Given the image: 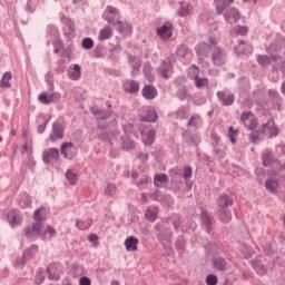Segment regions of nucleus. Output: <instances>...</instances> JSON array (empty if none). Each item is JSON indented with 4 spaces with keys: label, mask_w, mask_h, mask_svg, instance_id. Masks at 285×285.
Masks as SVG:
<instances>
[{
    "label": "nucleus",
    "mask_w": 285,
    "mask_h": 285,
    "mask_svg": "<svg viewBox=\"0 0 285 285\" xmlns=\"http://www.w3.org/2000/svg\"><path fill=\"white\" fill-rule=\"evenodd\" d=\"M45 214H46V207H40L35 210L33 213L35 222L24 228V236L28 239H32L35 235H38V237H41V230H43V222H46V217L43 216Z\"/></svg>",
    "instance_id": "1"
},
{
    "label": "nucleus",
    "mask_w": 285,
    "mask_h": 285,
    "mask_svg": "<svg viewBox=\"0 0 285 285\" xmlns=\"http://www.w3.org/2000/svg\"><path fill=\"white\" fill-rule=\"evenodd\" d=\"M228 61V55L220 47H214L212 49V62L214 66H224Z\"/></svg>",
    "instance_id": "2"
},
{
    "label": "nucleus",
    "mask_w": 285,
    "mask_h": 285,
    "mask_svg": "<svg viewBox=\"0 0 285 285\" xmlns=\"http://www.w3.org/2000/svg\"><path fill=\"white\" fill-rule=\"evenodd\" d=\"M60 154L65 159H75L77 157V147L72 142H63L60 147Z\"/></svg>",
    "instance_id": "3"
},
{
    "label": "nucleus",
    "mask_w": 285,
    "mask_h": 285,
    "mask_svg": "<svg viewBox=\"0 0 285 285\" xmlns=\"http://www.w3.org/2000/svg\"><path fill=\"white\" fill-rule=\"evenodd\" d=\"M190 69L194 70L193 80L195 81L196 88H208V78L199 77V67L191 65Z\"/></svg>",
    "instance_id": "4"
},
{
    "label": "nucleus",
    "mask_w": 285,
    "mask_h": 285,
    "mask_svg": "<svg viewBox=\"0 0 285 285\" xmlns=\"http://www.w3.org/2000/svg\"><path fill=\"white\" fill-rule=\"evenodd\" d=\"M49 139L52 144H55V141H59V139H63V125L60 122H53Z\"/></svg>",
    "instance_id": "5"
},
{
    "label": "nucleus",
    "mask_w": 285,
    "mask_h": 285,
    "mask_svg": "<svg viewBox=\"0 0 285 285\" xmlns=\"http://www.w3.org/2000/svg\"><path fill=\"white\" fill-rule=\"evenodd\" d=\"M157 35L164 41H168L173 37V24L170 22H165L160 28L157 29Z\"/></svg>",
    "instance_id": "6"
},
{
    "label": "nucleus",
    "mask_w": 285,
    "mask_h": 285,
    "mask_svg": "<svg viewBox=\"0 0 285 285\" xmlns=\"http://www.w3.org/2000/svg\"><path fill=\"white\" fill-rule=\"evenodd\" d=\"M200 222L203 226H205L207 233H210V230H213L212 226L215 224V218H213V216L208 214V210L202 209Z\"/></svg>",
    "instance_id": "7"
},
{
    "label": "nucleus",
    "mask_w": 285,
    "mask_h": 285,
    "mask_svg": "<svg viewBox=\"0 0 285 285\" xmlns=\"http://www.w3.org/2000/svg\"><path fill=\"white\" fill-rule=\"evenodd\" d=\"M91 110L98 121V128L100 130H106V125H102L101 121H106V119H110V114H107L106 111L97 108H94Z\"/></svg>",
    "instance_id": "8"
},
{
    "label": "nucleus",
    "mask_w": 285,
    "mask_h": 285,
    "mask_svg": "<svg viewBox=\"0 0 285 285\" xmlns=\"http://www.w3.org/2000/svg\"><path fill=\"white\" fill-rule=\"evenodd\" d=\"M59 159V149L50 148L43 151L42 154V161L45 164H50V161H57Z\"/></svg>",
    "instance_id": "9"
},
{
    "label": "nucleus",
    "mask_w": 285,
    "mask_h": 285,
    "mask_svg": "<svg viewBox=\"0 0 285 285\" xmlns=\"http://www.w3.org/2000/svg\"><path fill=\"white\" fill-rule=\"evenodd\" d=\"M212 263L215 271H219L220 273H226V271H228V263L226 262V258L222 256L214 257Z\"/></svg>",
    "instance_id": "10"
},
{
    "label": "nucleus",
    "mask_w": 285,
    "mask_h": 285,
    "mask_svg": "<svg viewBox=\"0 0 285 285\" xmlns=\"http://www.w3.org/2000/svg\"><path fill=\"white\" fill-rule=\"evenodd\" d=\"M60 97L61 96L59 94L47 95L46 92H43L39 95L38 99L40 104L48 106L49 104H55L58 99H60Z\"/></svg>",
    "instance_id": "11"
},
{
    "label": "nucleus",
    "mask_w": 285,
    "mask_h": 285,
    "mask_svg": "<svg viewBox=\"0 0 285 285\" xmlns=\"http://www.w3.org/2000/svg\"><path fill=\"white\" fill-rule=\"evenodd\" d=\"M217 97L223 106H233L235 104V95L226 94L225 91H218Z\"/></svg>",
    "instance_id": "12"
},
{
    "label": "nucleus",
    "mask_w": 285,
    "mask_h": 285,
    "mask_svg": "<svg viewBox=\"0 0 285 285\" xmlns=\"http://www.w3.org/2000/svg\"><path fill=\"white\" fill-rule=\"evenodd\" d=\"M47 274L49 275V279H53L55 282H59L61 274L59 272V264L53 263L47 267Z\"/></svg>",
    "instance_id": "13"
},
{
    "label": "nucleus",
    "mask_w": 285,
    "mask_h": 285,
    "mask_svg": "<svg viewBox=\"0 0 285 285\" xmlns=\"http://www.w3.org/2000/svg\"><path fill=\"white\" fill-rule=\"evenodd\" d=\"M173 70V63H170V58H167L158 68V72L163 79H168V72Z\"/></svg>",
    "instance_id": "14"
},
{
    "label": "nucleus",
    "mask_w": 285,
    "mask_h": 285,
    "mask_svg": "<svg viewBox=\"0 0 285 285\" xmlns=\"http://www.w3.org/2000/svg\"><path fill=\"white\" fill-rule=\"evenodd\" d=\"M218 219L223 224H230V220L233 219V215L230 214L229 209L218 208Z\"/></svg>",
    "instance_id": "15"
},
{
    "label": "nucleus",
    "mask_w": 285,
    "mask_h": 285,
    "mask_svg": "<svg viewBox=\"0 0 285 285\" xmlns=\"http://www.w3.org/2000/svg\"><path fill=\"white\" fill-rule=\"evenodd\" d=\"M226 21H228V23L233 24L236 23L237 21H239V11H237V9L233 8L229 9V11L225 12L224 14Z\"/></svg>",
    "instance_id": "16"
},
{
    "label": "nucleus",
    "mask_w": 285,
    "mask_h": 285,
    "mask_svg": "<svg viewBox=\"0 0 285 285\" xmlns=\"http://www.w3.org/2000/svg\"><path fill=\"white\" fill-rule=\"evenodd\" d=\"M233 203H234L233 197L228 195H220L217 200L218 207L224 209H228V206H233Z\"/></svg>",
    "instance_id": "17"
},
{
    "label": "nucleus",
    "mask_w": 285,
    "mask_h": 285,
    "mask_svg": "<svg viewBox=\"0 0 285 285\" xmlns=\"http://www.w3.org/2000/svg\"><path fill=\"white\" fill-rule=\"evenodd\" d=\"M230 3H235V0H216L215 4L217 14H222L224 10H227Z\"/></svg>",
    "instance_id": "18"
},
{
    "label": "nucleus",
    "mask_w": 285,
    "mask_h": 285,
    "mask_svg": "<svg viewBox=\"0 0 285 285\" xmlns=\"http://www.w3.org/2000/svg\"><path fill=\"white\" fill-rule=\"evenodd\" d=\"M138 244H139V239H137V237L135 236H130L125 240V246L127 250H129L130 253H134L135 250H137Z\"/></svg>",
    "instance_id": "19"
},
{
    "label": "nucleus",
    "mask_w": 285,
    "mask_h": 285,
    "mask_svg": "<svg viewBox=\"0 0 285 285\" xmlns=\"http://www.w3.org/2000/svg\"><path fill=\"white\" fill-rule=\"evenodd\" d=\"M142 97L145 99H155L157 97V89L153 87V85H147L142 89Z\"/></svg>",
    "instance_id": "20"
},
{
    "label": "nucleus",
    "mask_w": 285,
    "mask_h": 285,
    "mask_svg": "<svg viewBox=\"0 0 285 285\" xmlns=\"http://www.w3.org/2000/svg\"><path fill=\"white\" fill-rule=\"evenodd\" d=\"M121 148L122 150H134L135 141L130 139V136L125 135L121 137Z\"/></svg>",
    "instance_id": "21"
},
{
    "label": "nucleus",
    "mask_w": 285,
    "mask_h": 285,
    "mask_svg": "<svg viewBox=\"0 0 285 285\" xmlns=\"http://www.w3.org/2000/svg\"><path fill=\"white\" fill-rule=\"evenodd\" d=\"M125 90L126 92H130V95H135L136 92H139V83L137 80H128L125 83Z\"/></svg>",
    "instance_id": "22"
},
{
    "label": "nucleus",
    "mask_w": 285,
    "mask_h": 285,
    "mask_svg": "<svg viewBox=\"0 0 285 285\" xmlns=\"http://www.w3.org/2000/svg\"><path fill=\"white\" fill-rule=\"evenodd\" d=\"M69 79H72V81L81 79V67L79 65H73V68L69 69Z\"/></svg>",
    "instance_id": "23"
},
{
    "label": "nucleus",
    "mask_w": 285,
    "mask_h": 285,
    "mask_svg": "<svg viewBox=\"0 0 285 285\" xmlns=\"http://www.w3.org/2000/svg\"><path fill=\"white\" fill-rule=\"evenodd\" d=\"M213 49V47L208 46L207 43L200 42L196 47V52L198 57H207L208 56V50Z\"/></svg>",
    "instance_id": "24"
},
{
    "label": "nucleus",
    "mask_w": 285,
    "mask_h": 285,
    "mask_svg": "<svg viewBox=\"0 0 285 285\" xmlns=\"http://www.w3.org/2000/svg\"><path fill=\"white\" fill-rule=\"evenodd\" d=\"M279 59L278 56H258L257 61L259 66H269L271 61H277Z\"/></svg>",
    "instance_id": "25"
},
{
    "label": "nucleus",
    "mask_w": 285,
    "mask_h": 285,
    "mask_svg": "<svg viewBox=\"0 0 285 285\" xmlns=\"http://www.w3.org/2000/svg\"><path fill=\"white\" fill-rule=\"evenodd\" d=\"M161 184H168V175L166 174H156L154 176V185L159 188L161 187Z\"/></svg>",
    "instance_id": "26"
},
{
    "label": "nucleus",
    "mask_w": 285,
    "mask_h": 285,
    "mask_svg": "<svg viewBox=\"0 0 285 285\" xmlns=\"http://www.w3.org/2000/svg\"><path fill=\"white\" fill-rule=\"evenodd\" d=\"M158 213L159 209L157 207H149L146 210V219H148V222H155L157 219Z\"/></svg>",
    "instance_id": "27"
},
{
    "label": "nucleus",
    "mask_w": 285,
    "mask_h": 285,
    "mask_svg": "<svg viewBox=\"0 0 285 285\" xmlns=\"http://www.w3.org/2000/svg\"><path fill=\"white\" fill-rule=\"evenodd\" d=\"M110 37H112V29H110V27H105L100 30L98 39L99 41H106V39H110Z\"/></svg>",
    "instance_id": "28"
},
{
    "label": "nucleus",
    "mask_w": 285,
    "mask_h": 285,
    "mask_svg": "<svg viewBox=\"0 0 285 285\" xmlns=\"http://www.w3.org/2000/svg\"><path fill=\"white\" fill-rule=\"evenodd\" d=\"M252 266L258 275H266V273H268V269L266 268V266L259 264V262L257 261H252Z\"/></svg>",
    "instance_id": "29"
},
{
    "label": "nucleus",
    "mask_w": 285,
    "mask_h": 285,
    "mask_svg": "<svg viewBox=\"0 0 285 285\" xmlns=\"http://www.w3.org/2000/svg\"><path fill=\"white\" fill-rule=\"evenodd\" d=\"M144 75L148 81H155V76H153V66H150V62H146L144 65Z\"/></svg>",
    "instance_id": "30"
},
{
    "label": "nucleus",
    "mask_w": 285,
    "mask_h": 285,
    "mask_svg": "<svg viewBox=\"0 0 285 285\" xmlns=\"http://www.w3.org/2000/svg\"><path fill=\"white\" fill-rule=\"evenodd\" d=\"M105 19L111 26H119L118 27V31L119 32H125V30H124V22L121 20L115 21V18L110 17L109 14H106Z\"/></svg>",
    "instance_id": "31"
},
{
    "label": "nucleus",
    "mask_w": 285,
    "mask_h": 285,
    "mask_svg": "<svg viewBox=\"0 0 285 285\" xmlns=\"http://www.w3.org/2000/svg\"><path fill=\"white\" fill-rule=\"evenodd\" d=\"M278 183L275 178H269L265 181V187L269 193H277Z\"/></svg>",
    "instance_id": "32"
},
{
    "label": "nucleus",
    "mask_w": 285,
    "mask_h": 285,
    "mask_svg": "<svg viewBox=\"0 0 285 285\" xmlns=\"http://www.w3.org/2000/svg\"><path fill=\"white\" fill-rule=\"evenodd\" d=\"M66 179L71 186H76L79 177H77V174L72 171V169H68L66 173Z\"/></svg>",
    "instance_id": "33"
},
{
    "label": "nucleus",
    "mask_w": 285,
    "mask_h": 285,
    "mask_svg": "<svg viewBox=\"0 0 285 285\" xmlns=\"http://www.w3.org/2000/svg\"><path fill=\"white\" fill-rule=\"evenodd\" d=\"M190 14V6L188 3L180 2V7L178 9L179 17H188Z\"/></svg>",
    "instance_id": "34"
},
{
    "label": "nucleus",
    "mask_w": 285,
    "mask_h": 285,
    "mask_svg": "<svg viewBox=\"0 0 285 285\" xmlns=\"http://www.w3.org/2000/svg\"><path fill=\"white\" fill-rule=\"evenodd\" d=\"M10 79H12V73L10 71L4 72L0 82L1 88H10Z\"/></svg>",
    "instance_id": "35"
},
{
    "label": "nucleus",
    "mask_w": 285,
    "mask_h": 285,
    "mask_svg": "<svg viewBox=\"0 0 285 285\" xmlns=\"http://www.w3.org/2000/svg\"><path fill=\"white\" fill-rule=\"evenodd\" d=\"M267 126L271 132V137H277V135H279V129H277V127L275 126V120L269 119L267 121Z\"/></svg>",
    "instance_id": "36"
},
{
    "label": "nucleus",
    "mask_w": 285,
    "mask_h": 285,
    "mask_svg": "<svg viewBox=\"0 0 285 285\" xmlns=\"http://www.w3.org/2000/svg\"><path fill=\"white\" fill-rule=\"evenodd\" d=\"M38 246L37 245H31V247L29 249H26L22 254V258H21V263L23 265H26V263L28 262V257H30V255H32V250H37Z\"/></svg>",
    "instance_id": "37"
},
{
    "label": "nucleus",
    "mask_w": 285,
    "mask_h": 285,
    "mask_svg": "<svg viewBox=\"0 0 285 285\" xmlns=\"http://www.w3.org/2000/svg\"><path fill=\"white\" fill-rule=\"evenodd\" d=\"M229 132L227 135L230 144H233L235 146V144H237V139H235V137H237L239 135V131L238 130H235V128H233V126H230L228 128Z\"/></svg>",
    "instance_id": "38"
},
{
    "label": "nucleus",
    "mask_w": 285,
    "mask_h": 285,
    "mask_svg": "<svg viewBox=\"0 0 285 285\" xmlns=\"http://www.w3.org/2000/svg\"><path fill=\"white\" fill-rule=\"evenodd\" d=\"M144 121H150L155 124V121H157V111H155V109H149L146 117L144 118Z\"/></svg>",
    "instance_id": "39"
},
{
    "label": "nucleus",
    "mask_w": 285,
    "mask_h": 285,
    "mask_svg": "<svg viewBox=\"0 0 285 285\" xmlns=\"http://www.w3.org/2000/svg\"><path fill=\"white\" fill-rule=\"evenodd\" d=\"M81 46L85 50H92L95 48V41L91 38H85Z\"/></svg>",
    "instance_id": "40"
},
{
    "label": "nucleus",
    "mask_w": 285,
    "mask_h": 285,
    "mask_svg": "<svg viewBox=\"0 0 285 285\" xmlns=\"http://www.w3.org/2000/svg\"><path fill=\"white\" fill-rule=\"evenodd\" d=\"M178 98L184 101L186 99H188L189 95H188V89L186 88V86H181L179 89H178Z\"/></svg>",
    "instance_id": "41"
},
{
    "label": "nucleus",
    "mask_w": 285,
    "mask_h": 285,
    "mask_svg": "<svg viewBox=\"0 0 285 285\" xmlns=\"http://www.w3.org/2000/svg\"><path fill=\"white\" fill-rule=\"evenodd\" d=\"M235 52L237 55H246V42L244 40H240L238 46L234 48Z\"/></svg>",
    "instance_id": "42"
},
{
    "label": "nucleus",
    "mask_w": 285,
    "mask_h": 285,
    "mask_svg": "<svg viewBox=\"0 0 285 285\" xmlns=\"http://www.w3.org/2000/svg\"><path fill=\"white\" fill-rule=\"evenodd\" d=\"M272 164H273V156L271 155V153L267 151L263 155V166L268 168Z\"/></svg>",
    "instance_id": "43"
},
{
    "label": "nucleus",
    "mask_w": 285,
    "mask_h": 285,
    "mask_svg": "<svg viewBox=\"0 0 285 285\" xmlns=\"http://www.w3.org/2000/svg\"><path fill=\"white\" fill-rule=\"evenodd\" d=\"M129 63H135L134 65V71H138L140 68L141 59L135 57V56H129Z\"/></svg>",
    "instance_id": "44"
},
{
    "label": "nucleus",
    "mask_w": 285,
    "mask_h": 285,
    "mask_svg": "<svg viewBox=\"0 0 285 285\" xmlns=\"http://www.w3.org/2000/svg\"><path fill=\"white\" fill-rule=\"evenodd\" d=\"M117 193V186L115 184H108L105 189V195L112 197Z\"/></svg>",
    "instance_id": "45"
},
{
    "label": "nucleus",
    "mask_w": 285,
    "mask_h": 285,
    "mask_svg": "<svg viewBox=\"0 0 285 285\" xmlns=\"http://www.w3.org/2000/svg\"><path fill=\"white\" fill-rule=\"evenodd\" d=\"M190 52V49L186 45H180L177 49L178 57H186Z\"/></svg>",
    "instance_id": "46"
},
{
    "label": "nucleus",
    "mask_w": 285,
    "mask_h": 285,
    "mask_svg": "<svg viewBox=\"0 0 285 285\" xmlns=\"http://www.w3.org/2000/svg\"><path fill=\"white\" fill-rule=\"evenodd\" d=\"M155 142V130H149L147 132V140L145 141L146 146H153Z\"/></svg>",
    "instance_id": "47"
},
{
    "label": "nucleus",
    "mask_w": 285,
    "mask_h": 285,
    "mask_svg": "<svg viewBox=\"0 0 285 285\" xmlns=\"http://www.w3.org/2000/svg\"><path fill=\"white\" fill-rule=\"evenodd\" d=\"M90 224H92V222L90 220L88 223L77 220L76 226L79 230H88V228H90Z\"/></svg>",
    "instance_id": "48"
},
{
    "label": "nucleus",
    "mask_w": 285,
    "mask_h": 285,
    "mask_svg": "<svg viewBox=\"0 0 285 285\" xmlns=\"http://www.w3.org/2000/svg\"><path fill=\"white\" fill-rule=\"evenodd\" d=\"M234 32H236V35H242L244 37L248 35V27L237 26L234 28Z\"/></svg>",
    "instance_id": "49"
},
{
    "label": "nucleus",
    "mask_w": 285,
    "mask_h": 285,
    "mask_svg": "<svg viewBox=\"0 0 285 285\" xmlns=\"http://www.w3.org/2000/svg\"><path fill=\"white\" fill-rule=\"evenodd\" d=\"M47 235H50V237H55L57 235V230H55L52 226H48L47 230L42 234V238L45 242Z\"/></svg>",
    "instance_id": "50"
},
{
    "label": "nucleus",
    "mask_w": 285,
    "mask_h": 285,
    "mask_svg": "<svg viewBox=\"0 0 285 285\" xmlns=\"http://www.w3.org/2000/svg\"><path fill=\"white\" fill-rule=\"evenodd\" d=\"M252 117H254L253 111L243 112V114L240 115V121H242L243 124H246V121H248V119H250Z\"/></svg>",
    "instance_id": "51"
},
{
    "label": "nucleus",
    "mask_w": 285,
    "mask_h": 285,
    "mask_svg": "<svg viewBox=\"0 0 285 285\" xmlns=\"http://www.w3.org/2000/svg\"><path fill=\"white\" fill-rule=\"evenodd\" d=\"M183 177L184 179H190L193 177V168L190 166H185Z\"/></svg>",
    "instance_id": "52"
},
{
    "label": "nucleus",
    "mask_w": 285,
    "mask_h": 285,
    "mask_svg": "<svg viewBox=\"0 0 285 285\" xmlns=\"http://www.w3.org/2000/svg\"><path fill=\"white\" fill-rule=\"evenodd\" d=\"M249 140L252 144H257V141H259V130L253 131L249 135Z\"/></svg>",
    "instance_id": "53"
},
{
    "label": "nucleus",
    "mask_w": 285,
    "mask_h": 285,
    "mask_svg": "<svg viewBox=\"0 0 285 285\" xmlns=\"http://www.w3.org/2000/svg\"><path fill=\"white\" fill-rule=\"evenodd\" d=\"M206 284L207 285H217V276L216 275H208L206 278Z\"/></svg>",
    "instance_id": "54"
},
{
    "label": "nucleus",
    "mask_w": 285,
    "mask_h": 285,
    "mask_svg": "<svg viewBox=\"0 0 285 285\" xmlns=\"http://www.w3.org/2000/svg\"><path fill=\"white\" fill-rule=\"evenodd\" d=\"M187 144H190L191 146H198L199 140H197V136H187L186 137Z\"/></svg>",
    "instance_id": "55"
},
{
    "label": "nucleus",
    "mask_w": 285,
    "mask_h": 285,
    "mask_svg": "<svg viewBox=\"0 0 285 285\" xmlns=\"http://www.w3.org/2000/svg\"><path fill=\"white\" fill-rule=\"evenodd\" d=\"M107 14L110 17V14H115V17H119V10L112 6H108L106 10Z\"/></svg>",
    "instance_id": "56"
},
{
    "label": "nucleus",
    "mask_w": 285,
    "mask_h": 285,
    "mask_svg": "<svg viewBox=\"0 0 285 285\" xmlns=\"http://www.w3.org/2000/svg\"><path fill=\"white\" fill-rule=\"evenodd\" d=\"M257 118H252L250 124L247 126V130H257Z\"/></svg>",
    "instance_id": "57"
},
{
    "label": "nucleus",
    "mask_w": 285,
    "mask_h": 285,
    "mask_svg": "<svg viewBox=\"0 0 285 285\" xmlns=\"http://www.w3.org/2000/svg\"><path fill=\"white\" fill-rule=\"evenodd\" d=\"M98 137L102 141H110V135H108V132L104 131V129H101V131L98 134Z\"/></svg>",
    "instance_id": "58"
},
{
    "label": "nucleus",
    "mask_w": 285,
    "mask_h": 285,
    "mask_svg": "<svg viewBox=\"0 0 285 285\" xmlns=\"http://www.w3.org/2000/svg\"><path fill=\"white\" fill-rule=\"evenodd\" d=\"M12 228H14V226H19V224H21V219H19V217L17 215L12 216L11 222H10Z\"/></svg>",
    "instance_id": "59"
},
{
    "label": "nucleus",
    "mask_w": 285,
    "mask_h": 285,
    "mask_svg": "<svg viewBox=\"0 0 285 285\" xmlns=\"http://www.w3.org/2000/svg\"><path fill=\"white\" fill-rule=\"evenodd\" d=\"M197 121H199V116L198 115L191 116L189 121H188V126H196Z\"/></svg>",
    "instance_id": "60"
},
{
    "label": "nucleus",
    "mask_w": 285,
    "mask_h": 285,
    "mask_svg": "<svg viewBox=\"0 0 285 285\" xmlns=\"http://www.w3.org/2000/svg\"><path fill=\"white\" fill-rule=\"evenodd\" d=\"M79 284L80 285H90L91 284V281L90 278H88V276H82L79 281Z\"/></svg>",
    "instance_id": "61"
},
{
    "label": "nucleus",
    "mask_w": 285,
    "mask_h": 285,
    "mask_svg": "<svg viewBox=\"0 0 285 285\" xmlns=\"http://www.w3.org/2000/svg\"><path fill=\"white\" fill-rule=\"evenodd\" d=\"M47 126H48V121H45L42 125L38 126L39 135H43V132H46Z\"/></svg>",
    "instance_id": "62"
},
{
    "label": "nucleus",
    "mask_w": 285,
    "mask_h": 285,
    "mask_svg": "<svg viewBox=\"0 0 285 285\" xmlns=\"http://www.w3.org/2000/svg\"><path fill=\"white\" fill-rule=\"evenodd\" d=\"M137 157L140 159V161L146 163L148 160V154L139 153Z\"/></svg>",
    "instance_id": "63"
},
{
    "label": "nucleus",
    "mask_w": 285,
    "mask_h": 285,
    "mask_svg": "<svg viewBox=\"0 0 285 285\" xmlns=\"http://www.w3.org/2000/svg\"><path fill=\"white\" fill-rule=\"evenodd\" d=\"M150 198L154 202H159V191H155L154 194H150Z\"/></svg>",
    "instance_id": "64"
}]
</instances>
